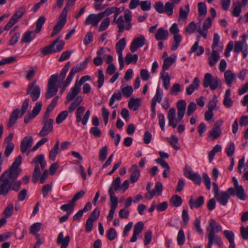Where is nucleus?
<instances>
[{"label":"nucleus","mask_w":248,"mask_h":248,"mask_svg":"<svg viewBox=\"0 0 248 248\" xmlns=\"http://www.w3.org/2000/svg\"><path fill=\"white\" fill-rule=\"evenodd\" d=\"M232 182L234 187H231L228 189V191L231 196L232 197L236 196L239 199L245 201L246 199V194L243 186L238 184V181L235 177H233Z\"/></svg>","instance_id":"nucleus-3"},{"label":"nucleus","mask_w":248,"mask_h":248,"mask_svg":"<svg viewBox=\"0 0 248 248\" xmlns=\"http://www.w3.org/2000/svg\"><path fill=\"white\" fill-rule=\"evenodd\" d=\"M225 150L228 156L231 157L232 156L235 151V146L234 143L231 142L229 143L227 145Z\"/></svg>","instance_id":"nucleus-64"},{"label":"nucleus","mask_w":248,"mask_h":248,"mask_svg":"<svg viewBox=\"0 0 248 248\" xmlns=\"http://www.w3.org/2000/svg\"><path fill=\"white\" fill-rule=\"evenodd\" d=\"M207 230L208 232H213L214 233H216L221 231L222 227L215 219H211L209 220V224L207 228Z\"/></svg>","instance_id":"nucleus-23"},{"label":"nucleus","mask_w":248,"mask_h":248,"mask_svg":"<svg viewBox=\"0 0 248 248\" xmlns=\"http://www.w3.org/2000/svg\"><path fill=\"white\" fill-rule=\"evenodd\" d=\"M42 106L43 105L42 102L39 101L36 102L34 107L33 108V109L31 113L33 114V115L36 117L40 112L42 108Z\"/></svg>","instance_id":"nucleus-63"},{"label":"nucleus","mask_w":248,"mask_h":248,"mask_svg":"<svg viewBox=\"0 0 248 248\" xmlns=\"http://www.w3.org/2000/svg\"><path fill=\"white\" fill-rule=\"evenodd\" d=\"M168 31L161 27L157 30L155 34V38L157 41L166 40L168 38Z\"/></svg>","instance_id":"nucleus-29"},{"label":"nucleus","mask_w":248,"mask_h":248,"mask_svg":"<svg viewBox=\"0 0 248 248\" xmlns=\"http://www.w3.org/2000/svg\"><path fill=\"white\" fill-rule=\"evenodd\" d=\"M224 78L226 84L231 86L233 80L235 79L236 76L231 70H227L224 73Z\"/></svg>","instance_id":"nucleus-31"},{"label":"nucleus","mask_w":248,"mask_h":248,"mask_svg":"<svg viewBox=\"0 0 248 248\" xmlns=\"http://www.w3.org/2000/svg\"><path fill=\"white\" fill-rule=\"evenodd\" d=\"M208 243L206 248H212L213 244L220 246L223 243L221 238L213 232H208L207 233Z\"/></svg>","instance_id":"nucleus-12"},{"label":"nucleus","mask_w":248,"mask_h":248,"mask_svg":"<svg viewBox=\"0 0 248 248\" xmlns=\"http://www.w3.org/2000/svg\"><path fill=\"white\" fill-rule=\"evenodd\" d=\"M108 155V147L105 146L102 147L99 151V159L101 161H104Z\"/></svg>","instance_id":"nucleus-60"},{"label":"nucleus","mask_w":248,"mask_h":248,"mask_svg":"<svg viewBox=\"0 0 248 248\" xmlns=\"http://www.w3.org/2000/svg\"><path fill=\"white\" fill-rule=\"evenodd\" d=\"M59 147V141L57 140L53 148L50 151L49 154V158L50 159L54 160L56 155L58 154V150Z\"/></svg>","instance_id":"nucleus-49"},{"label":"nucleus","mask_w":248,"mask_h":248,"mask_svg":"<svg viewBox=\"0 0 248 248\" xmlns=\"http://www.w3.org/2000/svg\"><path fill=\"white\" fill-rule=\"evenodd\" d=\"M60 37H58L50 45L41 49L42 57L56 53L63 49L65 43L63 40L60 41Z\"/></svg>","instance_id":"nucleus-1"},{"label":"nucleus","mask_w":248,"mask_h":248,"mask_svg":"<svg viewBox=\"0 0 248 248\" xmlns=\"http://www.w3.org/2000/svg\"><path fill=\"white\" fill-rule=\"evenodd\" d=\"M230 196H231L228 190L227 191H221L217 195H216L215 198L217 202L225 206L227 204Z\"/></svg>","instance_id":"nucleus-18"},{"label":"nucleus","mask_w":248,"mask_h":248,"mask_svg":"<svg viewBox=\"0 0 248 248\" xmlns=\"http://www.w3.org/2000/svg\"><path fill=\"white\" fill-rule=\"evenodd\" d=\"M100 13L97 15L92 14L89 15L84 21V25H92V26H96L102 19Z\"/></svg>","instance_id":"nucleus-15"},{"label":"nucleus","mask_w":248,"mask_h":248,"mask_svg":"<svg viewBox=\"0 0 248 248\" xmlns=\"http://www.w3.org/2000/svg\"><path fill=\"white\" fill-rule=\"evenodd\" d=\"M198 11L200 16L205 15L207 12L206 4L204 2H200L198 3Z\"/></svg>","instance_id":"nucleus-61"},{"label":"nucleus","mask_w":248,"mask_h":248,"mask_svg":"<svg viewBox=\"0 0 248 248\" xmlns=\"http://www.w3.org/2000/svg\"><path fill=\"white\" fill-rule=\"evenodd\" d=\"M224 235L228 242L230 243V245H235L234 243V233L231 231L226 230L224 231Z\"/></svg>","instance_id":"nucleus-48"},{"label":"nucleus","mask_w":248,"mask_h":248,"mask_svg":"<svg viewBox=\"0 0 248 248\" xmlns=\"http://www.w3.org/2000/svg\"><path fill=\"white\" fill-rule=\"evenodd\" d=\"M220 56L217 50L212 49L211 56L209 57V64L210 66H214L219 60Z\"/></svg>","instance_id":"nucleus-35"},{"label":"nucleus","mask_w":248,"mask_h":248,"mask_svg":"<svg viewBox=\"0 0 248 248\" xmlns=\"http://www.w3.org/2000/svg\"><path fill=\"white\" fill-rule=\"evenodd\" d=\"M33 143V139L31 136L25 137L22 140L20 144V151L22 153H26L28 148H30Z\"/></svg>","instance_id":"nucleus-21"},{"label":"nucleus","mask_w":248,"mask_h":248,"mask_svg":"<svg viewBox=\"0 0 248 248\" xmlns=\"http://www.w3.org/2000/svg\"><path fill=\"white\" fill-rule=\"evenodd\" d=\"M20 113V109L16 108L13 110L10 114L9 121L7 124L8 128H11L14 124H15L18 118V116Z\"/></svg>","instance_id":"nucleus-22"},{"label":"nucleus","mask_w":248,"mask_h":248,"mask_svg":"<svg viewBox=\"0 0 248 248\" xmlns=\"http://www.w3.org/2000/svg\"><path fill=\"white\" fill-rule=\"evenodd\" d=\"M223 123V122L222 120H218L215 123L214 126L210 131L209 135V137L211 136L212 137V140H214L220 137L221 133V131L220 128L222 125Z\"/></svg>","instance_id":"nucleus-14"},{"label":"nucleus","mask_w":248,"mask_h":248,"mask_svg":"<svg viewBox=\"0 0 248 248\" xmlns=\"http://www.w3.org/2000/svg\"><path fill=\"white\" fill-rule=\"evenodd\" d=\"M68 111L64 110L60 112L56 119V122L57 124L62 123L68 116Z\"/></svg>","instance_id":"nucleus-57"},{"label":"nucleus","mask_w":248,"mask_h":248,"mask_svg":"<svg viewBox=\"0 0 248 248\" xmlns=\"http://www.w3.org/2000/svg\"><path fill=\"white\" fill-rule=\"evenodd\" d=\"M199 40L197 41L191 47L189 53L196 52L197 56H200L204 52V48L202 46H199Z\"/></svg>","instance_id":"nucleus-36"},{"label":"nucleus","mask_w":248,"mask_h":248,"mask_svg":"<svg viewBox=\"0 0 248 248\" xmlns=\"http://www.w3.org/2000/svg\"><path fill=\"white\" fill-rule=\"evenodd\" d=\"M186 102L183 100H181L177 103V119L176 123L181 122L186 112Z\"/></svg>","instance_id":"nucleus-16"},{"label":"nucleus","mask_w":248,"mask_h":248,"mask_svg":"<svg viewBox=\"0 0 248 248\" xmlns=\"http://www.w3.org/2000/svg\"><path fill=\"white\" fill-rule=\"evenodd\" d=\"M175 113V109L173 108H170L168 113L169 125L172 126L173 128H175L177 126V123L174 122Z\"/></svg>","instance_id":"nucleus-34"},{"label":"nucleus","mask_w":248,"mask_h":248,"mask_svg":"<svg viewBox=\"0 0 248 248\" xmlns=\"http://www.w3.org/2000/svg\"><path fill=\"white\" fill-rule=\"evenodd\" d=\"M17 186H14L11 183L10 181L6 178H3L0 176V195L6 196L8 194L11 190H14L16 192L18 191L19 184H16Z\"/></svg>","instance_id":"nucleus-6"},{"label":"nucleus","mask_w":248,"mask_h":248,"mask_svg":"<svg viewBox=\"0 0 248 248\" xmlns=\"http://www.w3.org/2000/svg\"><path fill=\"white\" fill-rule=\"evenodd\" d=\"M121 178L120 177H117L114 179L111 184V186L109 188L108 191L111 189L112 191H116L120 187Z\"/></svg>","instance_id":"nucleus-56"},{"label":"nucleus","mask_w":248,"mask_h":248,"mask_svg":"<svg viewBox=\"0 0 248 248\" xmlns=\"http://www.w3.org/2000/svg\"><path fill=\"white\" fill-rule=\"evenodd\" d=\"M174 5L170 2L165 3L164 8V13H166L169 16L172 15Z\"/></svg>","instance_id":"nucleus-50"},{"label":"nucleus","mask_w":248,"mask_h":248,"mask_svg":"<svg viewBox=\"0 0 248 248\" xmlns=\"http://www.w3.org/2000/svg\"><path fill=\"white\" fill-rule=\"evenodd\" d=\"M26 12V8L24 7H21L16 11L15 14L13 15L11 18L16 20L17 22L18 19L21 18Z\"/></svg>","instance_id":"nucleus-43"},{"label":"nucleus","mask_w":248,"mask_h":248,"mask_svg":"<svg viewBox=\"0 0 248 248\" xmlns=\"http://www.w3.org/2000/svg\"><path fill=\"white\" fill-rule=\"evenodd\" d=\"M179 139L176 135H172L170 137V140H168V141L170 143V145L173 147L175 150H178L180 149L179 147L176 145V144L178 142Z\"/></svg>","instance_id":"nucleus-59"},{"label":"nucleus","mask_w":248,"mask_h":248,"mask_svg":"<svg viewBox=\"0 0 248 248\" xmlns=\"http://www.w3.org/2000/svg\"><path fill=\"white\" fill-rule=\"evenodd\" d=\"M204 202V198L202 196H199L197 199L194 200L191 196L189 200L188 204L191 209L199 208L202 207Z\"/></svg>","instance_id":"nucleus-19"},{"label":"nucleus","mask_w":248,"mask_h":248,"mask_svg":"<svg viewBox=\"0 0 248 248\" xmlns=\"http://www.w3.org/2000/svg\"><path fill=\"white\" fill-rule=\"evenodd\" d=\"M108 194L110 200V209L107 216V219L108 221H111L113 218L114 214L118 205V198L115 196V193L112 191L111 189L108 191Z\"/></svg>","instance_id":"nucleus-10"},{"label":"nucleus","mask_w":248,"mask_h":248,"mask_svg":"<svg viewBox=\"0 0 248 248\" xmlns=\"http://www.w3.org/2000/svg\"><path fill=\"white\" fill-rule=\"evenodd\" d=\"M141 106V99L140 98H131L128 103V107L134 111L137 110Z\"/></svg>","instance_id":"nucleus-28"},{"label":"nucleus","mask_w":248,"mask_h":248,"mask_svg":"<svg viewBox=\"0 0 248 248\" xmlns=\"http://www.w3.org/2000/svg\"><path fill=\"white\" fill-rule=\"evenodd\" d=\"M63 232H60L57 238V244L61 245V248H66L70 242V238L69 236H66L63 238Z\"/></svg>","instance_id":"nucleus-24"},{"label":"nucleus","mask_w":248,"mask_h":248,"mask_svg":"<svg viewBox=\"0 0 248 248\" xmlns=\"http://www.w3.org/2000/svg\"><path fill=\"white\" fill-rule=\"evenodd\" d=\"M31 163H34L35 166H39V164H40V168L42 170H43L45 168L46 165L44 155H39L36 156L33 158Z\"/></svg>","instance_id":"nucleus-30"},{"label":"nucleus","mask_w":248,"mask_h":248,"mask_svg":"<svg viewBox=\"0 0 248 248\" xmlns=\"http://www.w3.org/2000/svg\"><path fill=\"white\" fill-rule=\"evenodd\" d=\"M144 223L142 221L137 223L134 227L133 234L130 240L131 243L135 242L137 240V236L141 232L144 228Z\"/></svg>","instance_id":"nucleus-20"},{"label":"nucleus","mask_w":248,"mask_h":248,"mask_svg":"<svg viewBox=\"0 0 248 248\" xmlns=\"http://www.w3.org/2000/svg\"><path fill=\"white\" fill-rule=\"evenodd\" d=\"M122 99V94L121 93L117 91V92H115L111 96V98H110L109 102V106L111 107L112 108H115V107H113V105L114 104V102H115L116 100H120ZM117 106H115V107H117Z\"/></svg>","instance_id":"nucleus-45"},{"label":"nucleus","mask_w":248,"mask_h":248,"mask_svg":"<svg viewBox=\"0 0 248 248\" xmlns=\"http://www.w3.org/2000/svg\"><path fill=\"white\" fill-rule=\"evenodd\" d=\"M221 85V81L217 77H213L209 73H207L204 75L202 81V85L204 88H206L209 87L211 90H215Z\"/></svg>","instance_id":"nucleus-5"},{"label":"nucleus","mask_w":248,"mask_h":248,"mask_svg":"<svg viewBox=\"0 0 248 248\" xmlns=\"http://www.w3.org/2000/svg\"><path fill=\"white\" fill-rule=\"evenodd\" d=\"M165 73L161 72V78L163 81V85L164 88L166 90H168L170 83V78L168 74H167L166 76H164V74Z\"/></svg>","instance_id":"nucleus-54"},{"label":"nucleus","mask_w":248,"mask_h":248,"mask_svg":"<svg viewBox=\"0 0 248 248\" xmlns=\"http://www.w3.org/2000/svg\"><path fill=\"white\" fill-rule=\"evenodd\" d=\"M129 170L131 172L130 180L131 183H134L137 181L140 176V171L136 164L132 165Z\"/></svg>","instance_id":"nucleus-25"},{"label":"nucleus","mask_w":248,"mask_h":248,"mask_svg":"<svg viewBox=\"0 0 248 248\" xmlns=\"http://www.w3.org/2000/svg\"><path fill=\"white\" fill-rule=\"evenodd\" d=\"M42 224L40 222H36L30 226V232L33 234H36L41 229Z\"/></svg>","instance_id":"nucleus-55"},{"label":"nucleus","mask_w":248,"mask_h":248,"mask_svg":"<svg viewBox=\"0 0 248 248\" xmlns=\"http://www.w3.org/2000/svg\"><path fill=\"white\" fill-rule=\"evenodd\" d=\"M121 92L123 95L125 97H129L133 93V90L131 86L126 87L121 86Z\"/></svg>","instance_id":"nucleus-52"},{"label":"nucleus","mask_w":248,"mask_h":248,"mask_svg":"<svg viewBox=\"0 0 248 248\" xmlns=\"http://www.w3.org/2000/svg\"><path fill=\"white\" fill-rule=\"evenodd\" d=\"M88 65V60L86 59L84 62L77 64L74 66L70 70L68 76L71 79H73L75 74L76 73L79 72L82 70L85 69Z\"/></svg>","instance_id":"nucleus-17"},{"label":"nucleus","mask_w":248,"mask_h":248,"mask_svg":"<svg viewBox=\"0 0 248 248\" xmlns=\"http://www.w3.org/2000/svg\"><path fill=\"white\" fill-rule=\"evenodd\" d=\"M90 79L91 77L88 75H86L82 77L79 81L76 80L74 87L71 89L69 93L66 96V101L69 102L76 97L80 91L81 85Z\"/></svg>","instance_id":"nucleus-2"},{"label":"nucleus","mask_w":248,"mask_h":248,"mask_svg":"<svg viewBox=\"0 0 248 248\" xmlns=\"http://www.w3.org/2000/svg\"><path fill=\"white\" fill-rule=\"evenodd\" d=\"M241 7V4L240 1H237L234 2L232 4V15L235 17L239 16L242 11Z\"/></svg>","instance_id":"nucleus-39"},{"label":"nucleus","mask_w":248,"mask_h":248,"mask_svg":"<svg viewBox=\"0 0 248 248\" xmlns=\"http://www.w3.org/2000/svg\"><path fill=\"white\" fill-rule=\"evenodd\" d=\"M188 14V12L187 11L184 10L182 7H180L179 9L178 22L179 23L181 22H185L187 18Z\"/></svg>","instance_id":"nucleus-58"},{"label":"nucleus","mask_w":248,"mask_h":248,"mask_svg":"<svg viewBox=\"0 0 248 248\" xmlns=\"http://www.w3.org/2000/svg\"><path fill=\"white\" fill-rule=\"evenodd\" d=\"M138 60V55L134 54L132 55L130 53H128L125 57V62L127 64L132 62L136 63Z\"/></svg>","instance_id":"nucleus-47"},{"label":"nucleus","mask_w":248,"mask_h":248,"mask_svg":"<svg viewBox=\"0 0 248 248\" xmlns=\"http://www.w3.org/2000/svg\"><path fill=\"white\" fill-rule=\"evenodd\" d=\"M13 211L14 204L13 203H10L3 211L2 215L5 217L8 218L12 215Z\"/></svg>","instance_id":"nucleus-46"},{"label":"nucleus","mask_w":248,"mask_h":248,"mask_svg":"<svg viewBox=\"0 0 248 248\" xmlns=\"http://www.w3.org/2000/svg\"><path fill=\"white\" fill-rule=\"evenodd\" d=\"M58 80V75L54 74L50 76L48 79L47 85V91L45 94L46 99H50L54 96L58 91V87L56 86Z\"/></svg>","instance_id":"nucleus-7"},{"label":"nucleus","mask_w":248,"mask_h":248,"mask_svg":"<svg viewBox=\"0 0 248 248\" xmlns=\"http://www.w3.org/2000/svg\"><path fill=\"white\" fill-rule=\"evenodd\" d=\"M85 110V108L83 106H79L77 109L75 115L76 118V122L77 123H79L81 122L82 124L83 125H86L88 123V121L89 119V118L91 115V111L90 110H87L85 115L83 116V119H82V116Z\"/></svg>","instance_id":"nucleus-9"},{"label":"nucleus","mask_w":248,"mask_h":248,"mask_svg":"<svg viewBox=\"0 0 248 248\" xmlns=\"http://www.w3.org/2000/svg\"><path fill=\"white\" fill-rule=\"evenodd\" d=\"M21 172V169H11V167H10L8 170L4 171L1 176L3 178L8 179L10 182L12 183L14 186L16 185V184L20 183L19 185V189H20L22 182L19 180H17V178Z\"/></svg>","instance_id":"nucleus-4"},{"label":"nucleus","mask_w":248,"mask_h":248,"mask_svg":"<svg viewBox=\"0 0 248 248\" xmlns=\"http://www.w3.org/2000/svg\"><path fill=\"white\" fill-rule=\"evenodd\" d=\"M170 201L171 204L175 207L180 206L183 202L182 198L177 195L172 196Z\"/></svg>","instance_id":"nucleus-42"},{"label":"nucleus","mask_w":248,"mask_h":248,"mask_svg":"<svg viewBox=\"0 0 248 248\" xmlns=\"http://www.w3.org/2000/svg\"><path fill=\"white\" fill-rule=\"evenodd\" d=\"M35 31L34 32L31 31H26L21 40V43H30L36 36Z\"/></svg>","instance_id":"nucleus-32"},{"label":"nucleus","mask_w":248,"mask_h":248,"mask_svg":"<svg viewBox=\"0 0 248 248\" xmlns=\"http://www.w3.org/2000/svg\"><path fill=\"white\" fill-rule=\"evenodd\" d=\"M41 170L39 166L36 165L32 173V181L33 183H36L39 180V178L40 176Z\"/></svg>","instance_id":"nucleus-53"},{"label":"nucleus","mask_w":248,"mask_h":248,"mask_svg":"<svg viewBox=\"0 0 248 248\" xmlns=\"http://www.w3.org/2000/svg\"><path fill=\"white\" fill-rule=\"evenodd\" d=\"M146 39L142 35L139 37L134 39L130 45V51L131 52H135L138 48L143 46L145 44Z\"/></svg>","instance_id":"nucleus-13"},{"label":"nucleus","mask_w":248,"mask_h":248,"mask_svg":"<svg viewBox=\"0 0 248 248\" xmlns=\"http://www.w3.org/2000/svg\"><path fill=\"white\" fill-rule=\"evenodd\" d=\"M200 85V79L198 77L194 78L192 84L186 89V93L187 95H191L196 90H197Z\"/></svg>","instance_id":"nucleus-27"},{"label":"nucleus","mask_w":248,"mask_h":248,"mask_svg":"<svg viewBox=\"0 0 248 248\" xmlns=\"http://www.w3.org/2000/svg\"><path fill=\"white\" fill-rule=\"evenodd\" d=\"M125 46L126 42L124 38H122L116 43L115 48L118 56H123V50L124 49Z\"/></svg>","instance_id":"nucleus-33"},{"label":"nucleus","mask_w":248,"mask_h":248,"mask_svg":"<svg viewBox=\"0 0 248 248\" xmlns=\"http://www.w3.org/2000/svg\"><path fill=\"white\" fill-rule=\"evenodd\" d=\"M176 57L175 55H172L169 57H167L164 61L161 72L165 73L166 70L169 69L170 66L175 62Z\"/></svg>","instance_id":"nucleus-26"},{"label":"nucleus","mask_w":248,"mask_h":248,"mask_svg":"<svg viewBox=\"0 0 248 248\" xmlns=\"http://www.w3.org/2000/svg\"><path fill=\"white\" fill-rule=\"evenodd\" d=\"M162 98V93L159 91V88L158 87L156 89L155 95L152 99L151 106H156V102L160 103Z\"/></svg>","instance_id":"nucleus-44"},{"label":"nucleus","mask_w":248,"mask_h":248,"mask_svg":"<svg viewBox=\"0 0 248 248\" xmlns=\"http://www.w3.org/2000/svg\"><path fill=\"white\" fill-rule=\"evenodd\" d=\"M173 41L171 45V50L172 51H174L178 48L180 43L181 42L182 37L178 34L173 35Z\"/></svg>","instance_id":"nucleus-40"},{"label":"nucleus","mask_w":248,"mask_h":248,"mask_svg":"<svg viewBox=\"0 0 248 248\" xmlns=\"http://www.w3.org/2000/svg\"><path fill=\"white\" fill-rule=\"evenodd\" d=\"M66 23L58 20L56 24L55 25L53 31L51 34V37L54 36L56 34L61 31Z\"/></svg>","instance_id":"nucleus-38"},{"label":"nucleus","mask_w":248,"mask_h":248,"mask_svg":"<svg viewBox=\"0 0 248 248\" xmlns=\"http://www.w3.org/2000/svg\"><path fill=\"white\" fill-rule=\"evenodd\" d=\"M110 24V18L106 17L101 23L99 27V31H102L106 30L109 26Z\"/></svg>","instance_id":"nucleus-62"},{"label":"nucleus","mask_w":248,"mask_h":248,"mask_svg":"<svg viewBox=\"0 0 248 248\" xmlns=\"http://www.w3.org/2000/svg\"><path fill=\"white\" fill-rule=\"evenodd\" d=\"M75 206V203L71 200L68 203L62 205L60 209L63 211L66 212L67 214L70 215L74 211Z\"/></svg>","instance_id":"nucleus-37"},{"label":"nucleus","mask_w":248,"mask_h":248,"mask_svg":"<svg viewBox=\"0 0 248 248\" xmlns=\"http://www.w3.org/2000/svg\"><path fill=\"white\" fill-rule=\"evenodd\" d=\"M70 65V62H68L63 66L59 76H58L59 82H62L65 78V75Z\"/></svg>","instance_id":"nucleus-41"},{"label":"nucleus","mask_w":248,"mask_h":248,"mask_svg":"<svg viewBox=\"0 0 248 248\" xmlns=\"http://www.w3.org/2000/svg\"><path fill=\"white\" fill-rule=\"evenodd\" d=\"M46 21V18L43 16H41L39 17V18L37 19L36 21V28H35V33H39L44 24L45 22Z\"/></svg>","instance_id":"nucleus-51"},{"label":"nucleus","mask_w":248,"mask_h":248,"mask_svg":"<svg viewBox=\"0 0 248 248\" xmlns=\"http://www.w3.org/2000/svg\"><path fill=\"white\" fill-rule=\"evenodd\" d=\"M54 120L42 121L41 124L43 125L39 133L41 137H45L49 134L53 130Z\"/></svg>","instance_id":"nucleus-11"},{"label":"nucleus","mask_w":248,"mask_h":248,"mask_svg":"<svg viewBox=\"0 0 248 248\" xmlns=\"http://www.w3.org/2000/svg\"><path fill=\"white\" fill-rule=\"evenodd\" d=\"M36 83V80H34L30 83L28 85L26 91V94L30 95L31 98L33 102L36 101L38 99L41 94V89Z\"/></svg>","instance_id":"nucleus-8"}]
</instances>
